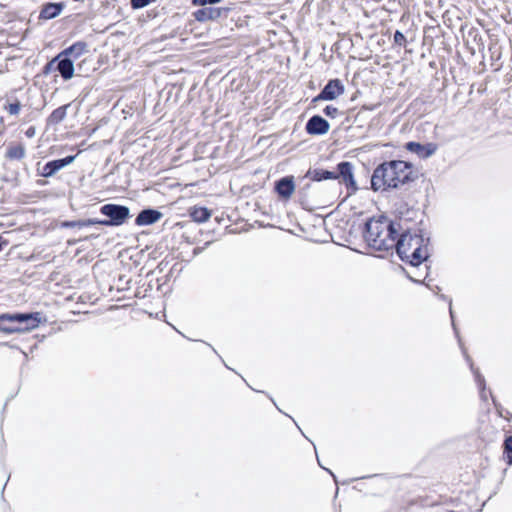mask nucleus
Here are the masks:
<instances>
[{
	"label": "nucleus",
	"mask_w": 512,
	"mask_h": 512,
	"mask_svg": "<svg viewBox=\"0 0 512 512\" xmlns=\"http://www.w3.org/2000/svg\"><path fill=\"white\" fill-rule=\"evenodd\" d=\"M417 214V210L407 208L405 212L399 211L398 219L392 220L386 214L368 218L362 227V237L368 247L388 252L392 250L390 243L395 241L402 229V221H410Z\"/></svg>",
	"instance_id": "nucleus-1"
},
{
	"label": "nucleus",
	"mask_w": 512,
	"mask_h": 512,
	"mask_svg": "<svg viewBox=\"0 0 512 512\" xmlns=\"http://www.w3.org/2000/svg\"><path fill=\"white\" fill-rule=\"evenodd\" d=\"M328 127H329L328 122L321 116L316 115L309 119L305 128H307V129H322V128H328Z\"/></svg>",
	"instance_id": "nucleus-21"
},
{
	"label": "nucleus",
	"mask_w": 512,
	"mask_h": 512,
	"mask_svg": "<svg viewBox=\"0 0 512 512\" xmlns=\"http://www.w3.org/2000/svg\"><path fill=\"white\" fill-rule=\"evenodd\" d=\"M153 289V285L151 282H149L147 285L145 284L144 288H143V297H146L147 296V292L148 291H151Z\"/></svg>",
	"instance_id": "nucleus-39"
},
{
	"label": "nucleus",
	"mask_w": 512,
	"mask_h": 512,
	"mask_svg": "<svg viewBox=\"0 0 512 512\" xmlns=\"http://www.w3.org/2000/svg\"><path fill=\"white\" fill-rule=\"evenodd\" d=\"M99 212L106 218H95L96 225L106 227L121 226L132 217L128 206L116 203H107L102 205Z\"/></svg>",
	"instance_id": "nucleus-6"
},
{
	"label": "nucleus",
	"mask_w": 512,
	"mask_h": 512,
	"mask_svg": "<svg viewBox=\"0 0 512 512\" xmlns=\"http://www.w3.org/2000/svg\"><path fill=\"white\" fill-rule=\"evenodd\" d=\"M59 171L60 168L57 166L55 159H53L46 162L41 170L38 168L37 174L44 178H50L53 177Z\"/></svg>",
	"instance_id": "nucleus-18"
},
{
	"label": "nucleus",
	"mask_w": 512,
	"mask_h": 512,
	"mask_svg": "<svg viewBox=\"0 0 512 512\" xmlns=\"http://www.w3.org/2000/svg\"><path fill=\"white\" fill-rule=\"evenodd\" d=\"M438 298L440 300H442V301L448 302V305H449V315H450V319H451L452 329H453L455 337L461 343L460 332H459V329H458V327H457V325L455 323V314H454V311H453V308H452V298H450L449 296H447L445 294H438Z\"/></svg>",
	"instance_id": "nucleus-19"
},
{
	"label": "nucleus",
	"mask_w": 512,
	"mask_h": 512,
	"mask_svg": "<svg viewBox=\"0 0 512 512\" xmlns=\"http://www.w3.org/2000/svg\"><path fill=\"white\" fill-rule=\"evenodd\" d=\"M57 59H58V57L56 58V60ZM57 69L64 79H66V80L71 79L74 75L73 60L66 56L59 58Z\"/></svg>",
	"instance_id": "nucleus-12"
},
{
	"label": "nucleus",
	"mask_w": 512,
	"mask_h": 512,
	"mask_svg": "<svg viewBox=\"0 0 512 512\" xmlns=\"http://www.w3.org/2000/svg\"><path fill=\"white\" fill-rule=\"evenodd\" d=\"M490 395H491V398H492V401H493V404H494V407L495 409L498 411V413L500 414V416H502V406L500 403L497 402L496 398L492 395V393L490 392Z\"/></svg>",
	"instance_id": "nucleus-36"
},
{
	"label": "nucleus",
	"mask_w": 512,
	"mask_h": 512,
	"mask_svg": "<svg viewBox=\"0 0 512 512\" xmlns=\"http://www.w3.org/2000/svg\"><path fill=\"white\" fill-rule=\"evenodd\" d=\"M325 112L327 115H332L334 113H337V109L335 107H332V106H327L326 109H325Z\"/></svg>",
	"instance_id": "nucleus-40"
},
{
	"label": "nucleus",
	"mask_w": 512,
	"mask_h": 512,
	"mask_svg": "<svg viewBox=\"0 0 512 512\" xmlns=\"http://www.w3.org/2000/svg\"><path fill=\"white\" fill-rule=\"evenodd\" d=\"M220 15V9L211 7L199 9L194 13L195 19L200 22L217 19Z\"/></svg>",
	"instance_id": "nucleus-15"
},
{
	"label": "nucleus",
	"mask_w": 512,
	"mask_h": 512,
	"mask_svg": "<svg viewBox=\"0 0 512 512\" xmlns=\"http://www.w3.org/2000/svg\"><path fill=\"white\" fill-rule=\"evenodd\" d=\"M344 92V85L339 79L330 80L315 99L334 100Z\"/></svg>",
	"instance_id": "nucleus-10"
},
{
	"label": "nucleus",
	"mask_w": 512,
	"mask_h": 512,
	"mask_svg": "<svg viewBox=\"0 0 512 512\" xmlns=\"http://www.w3.org/2000/svg\"><path fill=\"white\" fill-rule=\"evenodd\" d=\"M194 5L205 6L206 4H216L221 2V0H192Z\"/></svg>",
	"instance_id": "nucleus-32"
},
{
	"label": "nucleus",
	"mask_w": 512,
	"mask_h": 512,
	"mask_svg": "<svg viewBox=\"0 0 512 512\" xmlns=\"http://www.w3.org/2000/svg\"><path fill=\"white\" fill-rule=\"evenodd\" d=\"M317 461H318V463H320L318 457H317ZM319 465L332 476L335 484L338 486L339 482H338L337 476L330 469L324 468L321 464H319ZM338 492H339V488L337 487L336 492H335V497L338 495Z\"/></svg>",
	"instance_id": "nucleus-33"
},
{
	"label": "nucleus",
	"mask_w": 512,
	"mask_h": 512,
	"mask_svg": "<svg viewBox=\"0 0 512 512\" xmlns=\"http://www.w3.org/2000/svg\"><path fill=\"white\" fill-rule=\"evenodd\" d=\"M406 222L402 221L399 236L396 237L393 243H390V246H392L391 255L395 250L402 262L412 267H419L426 263L431 256L429 249L431 238L423 228L406 226Z\"/></svg>",
	"instance_id": "nucleus-2"
},
{
	"label": "nucleus",
	"mask_w": 512,
	"mask_h": 512,
	"mask_svg": "<svg viewBox=\"0 0 512 512\" xmlns=\"http://www.w3.org/2000/svg\"><path fill=\"white\" fill-rule=\"evenodd\" d=\"M200 233H201L202 235H204V234H205L206 236H209V235H211V234H213V233H214V230H208V231H206V232H203L202 230H200Z\"/></svg>",
	"instance_id": "nucleus-44"
},
{
	"label": "nucleus",
	"mask_w": 512,
	"mask_h": 512,
	"mask_svg": "<svg viewBox=\"0 0 512 512\" xmlns=\"http://www.w3.org/2000/svg\"><path fill=\"white\" fill-rule=\"evenodd\" d=\"M145 284H143L141 287H138L137 288V291H136V297H143V288H144Z\"/></svg>",
	"instance_id": "nucleus-43"
},
{
	"label": "nucleus",
	"mask_w": 512,
	"mask_h": 512,
	"mask_svg": "<svg viewBox=\"0 0 512 512\" xmlns=\"http://www.w3.org/2000/svg\"><path fill=\"white\" fill-rule=\"evenodd\" d=\"M68 106H62L53 111L49 117L50 125H58L66 116V110Z\"/></svg>",
	"instance_id": "nucleus-22"
},
{
	"label": "nucleus",
	"mask_w": 512,
	"mask_h": 512,
	"mask_svg": "<svg viewBox=\"0 0 512 512\" xmlns=\"http://www.w3.org/2000/svg\"><path fill=\"white\" fill-rule=\"evenodd\" d=\"M471 372L474 376V380L478 388L486 386V380L482 373L480 372L479 368H475L474 370H471Z\"/></svg>",
	"instance_id": "nucleus-26"
},
{
	"label": "nucleus",
	"mask_w": 512,
	"mask_h": 512,
	"mask_svg": "<svg viewBox=\"0 0 512 512\" xmlns=\"http://www.w3.org/2000/svg\"><path fill=\"white\" fill-rule=\"evenodd\" d=\"M213 241H214V239H211V240L206 241L204 246H202V247H195L193 249V255L197 256L200 253H202Z\"/></svg>",
	"instance_id": "nucleus-31"
},
{
	"label": "nucleus",
	"mask_w": 512,
	"mask_h": 512,
	"mask_svg": "<svg viewBox=\"0 0 512 512\" xmlns=\"http://www.w3.org/2000/svg\"><path fill=\"white\" fill-rule=\"evenodd\" d=\"M457 341H459V340L457 339ZM458 344H459V347H460V349H461V351L463 353V356L465 358L466 363L469 365L470 370H474L476 367L474 365V362H473L472 358L470 357V355L468 354L466 348L464 347L463 342L462 341H461V343L458 342Z\"/></svg>",
	"instance_id": "nucleus-27"
},
{
	"label": "nucleus",
	"mask_w": 512,
	"mask_h": 512,
	"mask_svg": "<svg viewBox=\"0 0 512 512\" xmlns=\"http://www.w3.org/2000/svg\"><path fill=\"white\" fill-rule=\"evenodd\" d=\"M8 244V241L5 240L1 235H0V252L4 249V247Z\"/></svg>",
	"instance_id": "nucleus-42"
},
{
	"label": "nucleus",
	"mask_w": 512,
	"mask_h": 512,
	"mask_svg": "<svg viewBox=\"0 0 512 512\" xmlns=\"http://www.w3.org/2000/svg\"><path fill=\"white\" fill-rule=\"evenodd\" d=\"M25 146L22 142L10 143L7 147L5 157L9 160H21L25 157Z\"/></svg>",
	"instance_id": "nucleus-13"
},
{
	"label": "nucleus",
	"mask_w": 512,
	"mask_h": 512,
	"mask_svg": "<svg viewBox=\"0 0 512 512\" xmlns=\"http://www.w3.org/2000/svg\"><path fill=\"white\" fill-rule=\"evenodd\" d=\"M296 191V183L293 175H286L274 181L273 192L282 202H288Z\"/></svg>",
	"instance_id": "nucleus-7"
},
{
	"label": "nucleus",
	"mask_w": 512,
	"mask_h": 512,
	"mask_svg": "<svg viewBox=\"0 0 512 512\" xmlns=\"http://www.w3.org/2000/svg\"><path fill=\"white\" fill-rule=\"evenodd\" d=\"M63 9V5L60 3H49L44 6L41 11V17L44 19H52L57 17Z\"/></svg>",
	"instance_id": "nucleus-17"
},
{
	"label": "nucleus",
	"mask_w": 512,
	"mask_h": 512,
	"mask_svg": "<svg viewBox=\"0 0 512 512\" xmlns=\"http://www.w3.org/2000/svg\"><path fill=\"white\" fill-rule=\"evenodd\" d=\"M418 178L419 171L410 161H382L373 170L371 189L375 192H388L409 185Z\"/></svg>",
	"instance_id": "nucleus-3"
},
{
	"label": "nucleus",
	"mask_w": 512,
	"mask_h": 512,
	"mask_svg": "<svg viewBox=\"0 0 512 512\" xmlns=\"http://www.w3.org/2000/svg\"><path fill=\"white\" fill-rule=\"evenodd\" d=\"M377 476H379V474H374V475H369V476H363V477H360V478H352V479H349V480H345V481H343L341 484H342V485H346V484L351 483V482H354V481H356V480H358V479H366V478H372V477H377Z\"/></svg>",
	"instance_id": "nucleus-35"
},
{
	"label": "nucleus",
	"mask_w": 512,
	"mask_h": 512,
	"mask_svg": "<svg viewBox=\"0 0 512 512\" xmlns=\"http://www.w3.org/2000/svg\"><path fill=\"white\" fill-rule=\"evenodd\" d=\"M48 131H49V130H44V133L41 135V137H40V139H39V141H40V143H41L40 145H43V144H44V142L49 141V139H50V134H48V133H47Z\"/></svg>",
	"instance_id": "nucleus-38"
},
{
	"label": "nucleus",
	"mask_w": 512,
	"mask_h": 512,
	"mask_svg": "<svg viewBox=\"0 0 512 512\" xmlns=\"http://www.w3.org/2000/svg\"><path fill=\"white\" fill-rule=\"evenodd\" d=\"M306 179L314 182L339 180L346 187L348 197L355 194L359 189L354 177V165L350 161L339 162L333 171L324 168H309L306 174L299 178V182L303 183Z\"/></svg>",
	"instance_id": "nucleus-4"
},
{
	"label": "nucleus",
	"mask_w": 512,
	"mask_h": 512,
	"mask_svg": "<svg viewBox=\"0 0 512 512\" xmlns=\"http://www.w3.org/2000/svg\"><path fill=\"white\" fill-rule=\"evenodd\" d=\"M79 241H80V240H68V242H67V243H68V245H70V246H71V245H75V244H77Z\"/></svg>",
	"instance_id": "nucleus-45"
},
{
	"label": "nucleus",
	"mask_w": 512,
	"mask_h": 512,
	"mask_svg": "<svg viewBox=\"0 0 512 512\" xmlns=\"http://www.w3.org/2000/svg\"><path fill=\"white\" fill-rule=\"evenodd\" d=\"M163 213L154 207L142 208L135 217L134 224L138 227L151 226L163 218Z\"/></svg>",
	"instance_id": "nucleus-8"
},
{
	"label": "nucleus",
	"mask_w": 512,
	"mask_h": 512,
	"mask_svg": "<svg viewBox=\"0 0 512 512\" xmlns=\"http://www.w3.org/2000/svg\"><path fill=\"white\" fill-rule=\"evenodd\" d=\"M192 222L201 224L207 222L212 216V210L206 206H191L187 210Z\"/></svg>",
	"instance_id": "nucleus-11"
},
{
	"label": "nucleus",
	"mask_w": 512,
	"mask_h": 512,
	"mask_svg": "<svg viewBox=\"0 0 512 512\" xmlns=\"http://www.w3.org/2000/svg\"><path fill=\"white\" fill-rule=\"evenodd\" d=\"M87 45L84 42H77L70 46L69 48L65 49L62 53L58 55V58H61L63 56H66L68 58H71L72 60L79 58L81 55H83L86 52Z\"/></svg>",
	"instance_id": "nucleus-16"
},
{
	"label": "nucleus",
	"mask_w": 512,
	"mask_h": 512,
	"mask_svg": "<svg viewBox=\"0 0 512 512\" xmlns=\"http://www.w3.org/2000/svg\"><path fill=\"white\" fill-rule=\"evenodd\" d=\"M479 390V397L482 401L486 402L488 397H487V393H486V386H483V387H480L478 388Z\"/></svg>",
	"instance_id": "nucleus-34"
},
{
	"label": "nucleus",
	"mask_w": 512,
	"mask_h": 512,
	"mask_svg": "<svg viewBox=\"0 0 512 512\" xmlns=\"http://www.w3.org/2000/svg\"><path fill=\"white\" fill-rule=\"evenodd\" d=\"M299 189L297 191V195L299 197V202L303 205L307 201L308 192L312 187L311 182H305L303 185L299 182Z\"/></svg>",
	"instance_id": "nucleus-23"
},
{
	"label": "nucleus",
	"mask_w": 512,
	"mask_h": 512,
	"mask_svg": "<svg viewBox=\"0 0 512 512\" xmlns=\"http://www.w3.org/2000/svg\"><path fill=\"white\" fill-rule=\"evenodd\" d=\"M405 149L410 152L416 154L420 159H428L438 149V144L433 142L428 143H420L417 141H409L405 144Z\"/></svg>",
	"instance_id": "nucleus-9"
},
{
	"label": "nucleus",
	"mask_w": 512,
	"mask_h": 512,
	"mask_svg": "<svg viewBox=\"0 0 512 512\" xmlns=\"http://www.w3.org/2000/svg\"><path fill=\"white\" fill-rule=\"evenodd\" d=\"M156 0H131V6L134 9L144 8L147 5L154 3Z\"/></svg>",
	"instance_id": "nucleus-28"
},
{
	"label": "nucleus",
	"mask_w": 512,
	"mask_h": 512,
	"mask_svg": "<svg viewBox=\"0 0 512 512\" xmlns=\"http://www.w3.org/2000/svg\"><path fill=\"white\" fill-rule=\"evenodd\" d=\"M25 135L27 138H33L36 135V130H25Z\"/></svg>",
	"instance_id": "nucleus-41"
},
{
	"label": "nucleus",
	"mask_w": 512,
	"mask_h": 512,
	"mask_svg": "<svg viewBox=\"0 0 512 512\" xmlns=\"http://www.w3.org/2000/svg\"><path fill=\"white\" fill-rule=\"evenodd\" d=\"M329 130H306L309 135H325Z\"/></svg>",
	"instance_id": "nucleus-37"
},
{
	"label": "nucleus",
	"mask_w": 512,
	"mask_h": 512,
	"mask_svg": "<svg viewBox=\"0 0 512 512\" xmlns=\"http://www.w3.org/2000/svg\"><path fill=\"white\" fill-rule=\"evenodd\" d=\"M7 110L11 115H16L20 111V104L19 103H11L8 105Z\"/></svg>",
	"instance_id": "nucleus-30"
},
{
	"label": "nucleus",
	"mask_w": 512,
	"mask_h": 512,
	"mask_svg": "<svg viewBox=\"0 0 512 512\" xmlns=\"http://www.w3.org/2000/svg\"><path fill=\"white\" fill-rule=\"evenodd\" d=\"M77 156H78V154L67 155L63 158L55 159V161L57 163V166L60 168V170H62L63 168L67 167L68 165L72 164L75 161Z\"/></svg>",
	"instance_id": "nucleus-24"
},
{
	"label": "nucleus",
	"mask_w": 512,
	"mask_h": 512,
	"mask_svg": "<svg viewBox=\"0 0 512 512\" xmlns=\"http://www.w3.org/2000/svg\"><path fill=\"white\" fill-rule=\"evenodd\" d=\"M403 271L405 272L406 274V277L413 283H416V284H419V285H426L429 289H431L434 293H436L437 295L439 294V292L441 291V288L436 285L434 287H431L428 283L425 282V280H418V279H415L413 277H411L404 268H402Z\"/></svg>",
	"instance_id": "nucleus-25"
},
{
	"label": "nucleus",
	"mask_w": 512,
	"mask_h": 512,
	"mask_svg": "<svg viewBox=\"0 0 512 512\" xmlns=\"http://www.w3.org/2000/svg\"><path fill=\"white\" fill-rule=\"evenodd\" d=\"M503 460L508 466H512V435L506 436L503 441Z\"/></svg>",
	"instance_id": "nucleus-20"
},
{
	"label": "nucleus",
	"mask_w": 512,
	"mask_h": 512,
	"mask_svg": "<svg viewBox=\"0 0 512 512\" xmlns=\"http://www.w3.org/2000/svg\"><path fill=\"white\" fill-rule=\"evenodd\" d=\"M394 41L398 45H404V43L406 42V38L403 35V33L396 31L394 34Z\"/></svg>",
	"instance_id": "nucleus-29"
},
{
	"label": "nucleus",
	"mask_w": 512,
	"mask_h": 512,
	"mask_svg": "<svg viewBox=\"0 0 512 512\" xmlns=\"http://www.w3.org/2000/svg\"><path fill=\"white\" fill-rule=\"evenodd\" d=\"M6 485H7V482H6V483L4 484V486L2 487V492H1V494H2V495L4 494V490H5Z\"/></svg>",
	"instance_id": "nucleus-47"
},
{
	"label": "nucleus",
	"mask_w": 512,
	"mask_h": 512,
	"mask_svg": "<svg viewBox=\"0 0 512 512\" xmlns=\"http://www.w3.org/2000/svg\"><path fill=\"white\" fill-rule=\"evenodd\" d=\"M43 312H5L0 314V332L10 335L30 332L46 322Z\"/></svg>",
	"instance_id": "nucleus-5"
},
{
	"label": "nucleus",
	"mask_w": 512,
	"mask_h": 512,
	"mask_svg": "<svg viewBox=\"0 0 512 512\" xmlns=\"http://www.w3.org/2000/svg\"><path fill=\"white\" fill-rule=\"evenodd\" d=\"M95 218L78 219V220H63L59 223V227L63 229L78 228L95 226Z\"/></svg>",
	"instance_id": "nucleus-14"
},
{
	"label": "nucleus",
	"mask_w": 512,
	"mask_h": 512,
	"mask_svg": "<svg viewBox=\"0 0 512 512\" xmlns=\"http://www.w3.org/2000/svg\"><path fill=\"white\" fill-rule=\"evenodd\" d=\"M13 398H14V395H11L10 397L7 398L6 402L4 403L3 410L6 408L8 401H10Z\"/></svg>",
	"instance_id": "nucleus-46"
}]
</instances>
